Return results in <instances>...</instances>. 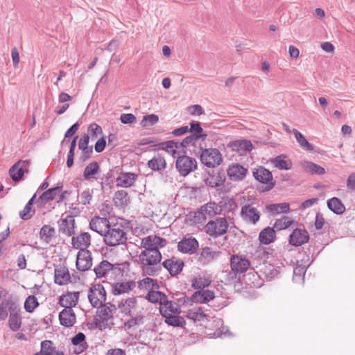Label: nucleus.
I'll use <instances>...</instances> for the list:
<instances>
[{
    "label": "nucleus",
    "mask_w": 355,
    "mask_h": 355,
    "mask_svg": "<svg viewBox=\"0 0 355 355\" xmlns=\"http://www.w3.org/2000/svg\"><path fill=\"white\" fill-rule=\"evenodd\" d=\"M141 263L142 271L150 276H156L162 269L159 264L162 254L159 250L151 251V252H141L139 256Z\"/></svg>",
    "instance_id": "f257e3e1"
},
{
    "label": "nucleus",
    "mask_w": 355,
    "mask_h": 355,
    "mask_svg": "<svg viewBox=\"0 0 355 355\" xmlns=\"http://www.w3.org/2000/svg\"><path fill=\"white\" fill-rule=\"evenodd\" d=\"M103 238L104 242L109 246L123 244L127 241L126 232L123 227L118 223L110 225Z\"/></svg>",
    "instance_id": "f03ea898"
},
{
    "label": "nucleus",
    "mask_w": 355,
    "mask_h": 355,
    "mask_svg": "<svg viewBox=\"0 0 355 355\" xmlns=\"http://www.w3.org/2000/svg\"><path fill=\"white\" fill-rule=\"evenodd\" d=\"M229 227V223L225 217H216L209 220L204 227L207 234L216 239L225 234Z\"/></svg>",
    "instance_id": "7ed1b4c3"
},
{
    "label": "nucleus",
    "mask_w": 355,
    "mask_h": 355,
    "mask_svg": "<svg viewBox=\"0 0 355 355\" xmlns=\"http://www.w3.org/2000/svg\"><path fill=\"white\" fill-rule=\"evenodd\" d=\"M200 159L202 164L209 168H214L223 161L220 152L216 148H200Z\"/></svg>",
    "instance_id": "20e7f679"
},
{
    "label": "nucleus",
    "mask_w": 355,
    "mask_h": 355,
    "mask_svg": "<svg viewBox=\"0 0 355 355\" xmlns=\"http://www.w3.org/2000/svg\"><path fill=\"white\" fill-rule=\"evenodd\" d=\"M197 166V162L194 158L184 155H178L175 162L176 168L182 176H186L194 171Z\"/></svg>",
    "instance_id": "39448f33"
},
{
    "label": "nucleus",
    "mask_w": 355,
    "mask_h": 355,
    "mask_svg": "<svg viewBox=\"0 0 355 355\" xmlns=\"http://www.w3.org/2000/svg\"><path fill=\"white\" fill-rule=\"evenodd\" d=\"M88 300L93 307H97L106 301V291L100 284L92 285L88 291Z\"/></svg>",
    "instance_id": "423d86ee"
},
{
    "label": "nucleus",
    "mask_w": 355,
    "mask_h": 355,
    "mask_svg": "<svg viewBox=\"0 0 355 355\" xmlns=\"http://www.w3.org/2000/svg\"><path fill=\"white\" fill-rule=\"evenodd\" d=\"M221 209L214 202H209L200 207L196 213L195 217L202 222H205L207 218H214L216 215L220 214Z\"/></svg>",
    "instance_id": "0eeeda50"
},
{
    "label": "nucleus",
    "mask_w": 355,
    "mask_h": 355,
    "mask_svg": "<svg viewBox=\"0 0 355 355\" xmlns=\"http://www.w3.org/2000/svg\"><path fill=\"white\" fill-rule=\"evenodd\" d=\"M92 266V257L88 250H79L76 256V268L78 270L84 272Z\"/></svg>",
    "instance_id": "6e6552de"
},
{
    "label": "nucleus",
    "mask_w": 355,
    "mask_h": 355,
    "mask_svg": "<svg viewBox=\"0 0 355 355\" xmlns=\"http://www.w3.org/2000/svg\"><path fill=\"white\" fill-rule=\"evenodd\" d=\"M253 176L258 182L267 184V190L272 189L275 186L271 172L263 166H259L255 169L253 171Z\"/></svg>",
    "instance_id": "1a4fd4ad"
},
{
    "label": "nucleus",
    "mask_w": 355,
    "mask_h": 355,
    "mask_svg": "<svg viewBox=\"0 0 355 355\" xmlns=\"http://www.w3.org/2000/svg\"><path fill=\"white\" fill-rule=\"evenodd\" d=\"M97 308L99 319L96 318L95 323L96 326L99 325L101 322L111 319L116 310L115 305L111 303L101 304Z\"/></svg>",
    "instance_id": "9d476101"
},
{
    "label": "nucleus",
    "mask_w": 355,
    "mask_h": 355,
    "mask_svg": "<svg viewBox=\"0 0 355 355\" xmlns=\"http://www.w3.org/2000/svg\"><path fill=\"white\" fill-rule=\"evenodd\" d=\"M110 225V221L107 218L100 216H94L89 222L90 229L103 237Z\"/></svg>",
    "instance_id": "9b49d317"
},
{
    "label": "nucleus",
    "mask_w": 355,
    "mask_h": 355,
    "mask_svg": "<svg viewBox=\"0 0 355 355\" xmlns=\"http://www.w3.org/2000/svg\"><path fill=\"white\" fill-rule=\"evenodd\" d=\"M241 216L245 222L254 225L260 219V212L257 208L248 204L241 207Z\"/></svg>",
    "instance_id": "f8f14e48"
},
{
    "label": "nucleus",
    "mask_w": 355,
    "mask_h": 355,
    "mask_svg": "<svg viewBox=\"0 0 355 355\" xmlns=\"http://www.w3.org/2000/svg\"><path fill=\"white\" fill-rule=\"evenodd\" d=\"M309 239L308 232L305 229L296 228L289 236V244L293 246H301Z\"/></svg>",
    "instance_id": "ddd939ff"
},
{
    "label": "nucleus",
    "mask_w": 355,
    "mask_h": 355,
    "mask_svg": "<svg viewBox=\"0 0 355 355\" xmlns=\"http://www.w3.org/2000/svg\"><path fill=\"white\" fill-rule=\"evenodd\" d=\"M198 247V241L194 237L184 238L178 243V250L184 254H193Z\"/></svg>",
    "instance_id": "4468645a"
},
{
    "label": "nucleus",
    "mask_w": 355,
    "mask_h": 355,
    "mask_svg": "<svg viewBox=\"0 0 355 355\" xmlns=\"http://www.w3.org/2000/svg\"><path fill=\"white\" fill-rule=\"evenodd\" d=\"M70 274L66 266L58 264L54 270V282L55 284L62 286L70 282Z\"/></svg>",
    "instance_id": "2eb2a0df"
},
{
    "label": "nucleus",
    "mask_w": 355,
    "mask_h": 355,
    "mask_svg": "<svg viewBox=\"0 0 355 355\" xmlns=\"http://www.w3.org/2000/svg\"><path fill=\"white\" fill-rule=\"evenodd\" d=\"M80 293L67 292L60 297L58 304L64 307V309H72L78 302Z\"/></svg>",
    "instance_id": "dca6fc26"
},
{
    "label": "nucleus",
    "mask_w": 355,
    "mask_h": 355,
    "mask_svg": "<svg viewBox=\"0 0 355 355\" xmlns=\"http://www.w3.org/2000/svg\"><path fill=\"white\" fill-rule=\"evenodd\" d=\"M231 268L235 273H243L250 266L248 259L241 256L232 255L230 261Z\"/></svg>",
    "instance_id": "f3484780"
},
{
    "label": "nucleus",
    "mask_w": 355,
    "mask_h": 355,
    "mask_svg": "<svg viewBox=\"0 0 355 355\" xmlns=\"http://www.w3.org/2000/svg\"><path fill=\"white\" fill-rule=\"evenodd\" d=\"M29 166L28 160H19L9 169V174L14 182L19 181L24 173V168Z\"/></svg>",
    "instance_id": "a211bd4d"
},
{
    "label": "nucleus",
    "mask_w": 355,
    "mask_h": 355,
    "mask_svg": "<svg viewBox=\"0 0 355 355\" xmlns=\"http://www.w3.org/2000/svg\"><path fill=\"white\" fill-rule=\"evenodd\" d=\"M181 312L180 305L171 300H168L167 296L159 306V313L161 315H178Z\"/></svg>",
    "instance_id": "6ab92c4d"
},
{
    "label": "nucleus",
    "mask_w": 355,
    "mask_h": 355,
    "mask_svg": "<svg viewBox=\"0 0 355 355\" xmlns=\"http://www.w3.org/2000/svg\"><path fill=\"white\" fill-rule=\"evenodd\" d=\"M247 171V168L239 164H232L228 167L227 173L230 180L239 181L243 180L245 177Z\"/></svg>",
    "instance_id": "aec40b11"
},
{
    "label": "nucleus",
    "mask_w": 355,
    "mask_h": 355,
    "mask_svg": "<svg viewBox=\"0 0 355 355\" xmlns=\"http://www.w3.org/2000/svg\"><path fill=\"white\" fill-rule=\"evenodd\" d=\"M162 266L167 269L171 275L175 276L182 270L184 262L181 259L172 257L171 259L165 260L162 263Z\"/></svg>",
    "instance_id": "412c9836"
},
{
    "label": "nucleus",
    "mask_w": 355,
    "mask_h": 355,
    "mask_svg": "<svg viewBox=\"0 0 355 355\" xmlns=\"http://www.w3.org/2000/svg\"><path fill=\"white\" fill-rule=\"evenodd\" d=\"M59 321L63 327H73L76 322L75 312L73 309H62L59 313Z\"/></svg>",
    "instance_id": "4be33fe9"
},
{
    "label": "nucleus",
    "mask_w": 355,
    "mask_h": 355,
    "mask_svg": "<svg viewBox=\"0 0 355 355\" xmlns=\"http://www.w3.org/2000/svg\"><path fill=\"white\" fill-rule=\"evenodd\" d=\"M91 236L88 232H84L77 236H73L71 239V245L73 248L87 250L86 248L90 245Z\"/></svg>",
    "instance_id": "5701e85b"
},
{
    "label": "nucleus",
    "mask_w": 355,
    "mask_h": 355,
    "mask_svg": "<svg viewBox=\"0 0 355 355\" xmlns=\"http://www.w3.org/2000/svg\"><path fill=\"white\" fill-rule=\"evenodd\" d=\"M17 307L18 305L12 296L1 301L0 300V320H4L8 317L7 309L10 313Z\"/></svg>",
    "instance_id": "b1692460"
},
{
    "label": "nucleus",
    "mask_w": 355,
    "mask_h": 355,
    "mask_svg": "<svg viewBox=\"0 0 355 355\" xmlns=\"http://www.w3.org/2000/svg\"><path fill=\"white\" fill-rule=\"evenodd\" d=\"M225 181V173L221 171H212L208 174L207 178L205 179L207 185L211 187H216L222 186Z\"/></svg>",
    "instance_id": "393cba45"
},
{
    "label": "nucleus",
    "mask_w": 355,
    "mask_h": 355,
    "mask_svg": "<svg viewBox=\"0 0 355 355\" xmlns=\"http://www.w3.org/2000/svg\"><path fill=\"white\" fill-rule=\"evenodd\" d=\"M62 188V184H60V186L47 189L37 199L36 203L39 207H42L44 204L53 200Z\"/></svg>",
    "instance_id": "a878e982"
},
{
    "label": "nucleus",
    "mask_w": 355,
    "mask_h": 355,
    "mask_svg": "<svg viewBox=\"0 0 355 355\" xmlns=\"http://www.w3.org/2000/svg\"><path fill=\"white\" fill-rule=\"evenodd\" d=\"M148 166L152 171L161 172L166 168V162L162 154L157 153L148 162Z\"/></svg>",
    "instance_id": "bb28decb"
},
{
    "label": "nucleus",
    "mask_w": 355,
    "mask_h": 355,
    "mask_svg": "<svg viewBox=\"0 0 355 355\" xmlns=\"http://www.w3.org/2000/svg\"><path fill=\"white\" fill-rule=\"evenodd\" d=\"M215 297L214 292L210 290L201 289L193 293L191 300L194 302L207 303Z\"/></svg>",
    "instance_id": "cd10ccee"
},
{
    "label": "nucleus",
    "mask_w": 355,
    "mask_h": 355,
    "mask_svg": "<svg viewBox=\"0 0 355 355\" xmlns=\"http://www.w3.org/2000/svg\"><path fill=\"white\" fill-rule=\"evenodd\" d=\"M300 166L304 172L311 175H323L325 169L320 165L310 161L304 160L300 162Z\"/></svg>",
    "instance_id": "c85d7f7f"
},
{
    "label": "nucleus",
    "mask_w": 355,
    "mask_h": 355,
    "mask_svg": "<svg viewBox=\"0 0 355 355\" xmlns=\"http://www.w3.org/2000/svg\"><path fill=\"white\" fill-rule=\"evenodd\" d=\"M243 282L250 287L259 288L263 285V280L255 271H250L243 275Z\"/></svg>",
    "instance_id": "c756f323"
},
{
    "label": "nucleus",
    "mask_w": 355,
    "mask_h": 355,
    "mask_svg": "<svg viewBox=\"0 0 355 355\" xmlns=\"http://www.w3.org/2000/svg\"><path fill=\"white\" fill-rule=\"evenodd\" d=\"M51 340H46L41 343V349L35 355H64L62 351H56Z\"/></svg>",
    "instance_id": "7c9ffc66"
},
{
    "label": "nucleus",
    "mask_w": 355,
    "mask_h": 355,
    "mask_svg": "<svg viewBox=\"0 0 355 355\" xmlns=\"http://www.w3.org/2000/svg\"><path fill=\"white\" fill-rule=\"evenodd\" d=\"M216 252L210 248H203L197 257V262L202 266L207 265L216 258Z\"/></svg>",
    "instance_id": "2f4dec72"
},
{
    "label": "nucleus",
    "mask_w": 355,
    "mask_h": 355,
    "mask_svg": "<svg viewBox=\"0 0 355 355\" xmlns=\"http://www.w3.org/2000/svg\"><path fill=\"white\" fill-rule=\"evenodd\" d=\"M273 166L280 170H289L292 168L293 164L290 158L286 155L282 154L271 160Z\"/></svg>",
    "instance_id": "473e14b6"
},
{
    "label": "nucleus",
    "mask_w": 355,
    "mask_h": 355,
    "mask_svg": "<svg viewBox=\"0 0 355 355\" xmlns=\"http://www.w3.org/2000/svg\"><path fill=\"white\" fill-rule=\"evenodd\" d=\"M228 146L234 151L239 153L250 152L252 149V144L250 140L241 139L231 141Z\"/></svg>",
    "instance_id": "72a5a7b5"
},
{
    "label": "nucleus",
    "mask_w": 355,
    "mask_h": 355,
    "mask_svg": "<svg viewBox=\"0 0 355 355\" xmlns=\"http://www.w3.org/2000/svg\"><path fill=\"white\" fill-rule=\"evenodd\" d=\"M21 317L20 315V309L18 306L10 313L8 324L10 329L13 331H18L21 327Z\"/></svg>",
    "instance_id": "f704fd0d"
},
{
    "label": "nucleus",
    "mask_w": 355,
    "mask_h": 355,
    "mask_svg": "<svg viewBox=\"0 0 355 355\" xmlns=\"http://www.w3.org/2000/svg\"><path fill=\"white\" fill-rule=\"evenodd\" d=\"M137 178V175L133 173H123L116 178L117 186L130 187L132 186Z\"/></svg>",
    "instance_id": "c9c22d12"
},
{
    "label": "nucleus",
    "mask_w": 355,
    "mask_h": 355,
    "mask_svg": "<svg viewBox=\"0 0 355 355\" xmlns=\"http://www.w3.org/2000/svg\"><path fill=\"white\" fill-rule=\"evenodd\" d=\"M74 218L71 216H68L66 218L61 219L60 232L67 236H71L74 234Z\"/></svg>",
    "instance_id": "e433bc0d"
},
{
    "label": "nucleus",
    "mask_w": 355,
    "mask_h": 355,
    "mask_svg": "<svg viewBox=\"0 0 355 355\" xmlns=\"http://www.w3.org/2000/svg\"><path fill=\"white\" fill-rule=\"evenodd\" d=\"M114 268H117L115 267V265L110 263L107 260H103L94 268V271L98 278H101L105 277L110 271Z\"/></svg>",
    "instance_id": "4c0bfd02"
},
{
    "label": "nucleus",
    "mask_w": 355,
    "mask_h": 355,
    "mask_svg": "<svg viewBox=\"0 0 355 355\" xmlns=\"http://www.w3.org/2000/svg\"><path fill=\"white\" fill-rule=\"evenodd\" d=\"M275 235L274 228L268 227L260 232L259 240L261 243L268 245L274 241Z\"/></svg>",
    "instance_id": "58836bf2"
},
{
    "label": "nucleus",
    "mask_w": 355,
    "mask_h": 355,
    "mask_svg": "<svg viewBox=\"0 0 355 355\" xmlns=\"http://www.w3.org/2000/svg\"><path fill=\"white\" fill-rule=\"evenodd\" d=\"M328 208L336 214H342L345 211V207L341 200L333 197L327 202Z\"/></svg>",
    "instance_id": "ea45409f"
},
{
    "label": "nucleus",
    "mask_w": 355,
    "mask_h": 355,
    "mask_svg": "<svg viewBox=\"0 0 355 355\" xmlns=\"http://www.w3.org/2000/svg\"><path fill=\"white\" fill-rule=\"evenodd\" d=\"M135 286L134 282L116 283L112 285V292L114 295H120L131 291Z\"/></svg>",
    "instance_id": "a19ab883"
},
{
    "label": "nucleus",
    "mask_w": 355,
    "mask_h": 355,
    "mask_svg": "<svg viewBox=\"0 0 355 355\" xmlns=\"http://www.w3.org/2000/svg\"><path fill=\"white\" fill-rule=\"evenodd\" d=\"M166 297V295L164 293L159 291L158 289H155L148 291L146 299L151 303L159 304V306H161L162 302L165 300Z\"/></svg>",
    "instance_id": "79ce46f5"
},
{
    "label": "nucleus",
    "mask_w": 355,
    "mask_h": 355,
    "mask_svg": "<svg viewBox=\"0 0 355 355\" xmlns=\"http://www.w3.org/2000/svg\"><path fill=\"white\" fill-rule=\"evenodd\" d=\"M163 317L165 318L164 322L170 326L182 327L186 324L184 318L178 315H164Z\"/></svg>",
    "instance_id": "37998d69"
},
{
    "label": "nucleus",
    "mask_w": 355,
    "mask_h": 355,
    "mask_svg": "<svg viewBox=\"0 0 355 355\" xmlns=\"http://www.w3.org/2000/svg\"><path fill=\"white\" fill-rule=\"evenodd\" d=\"M292 132H293L295 139L300 147L309 151H313L314 150L313 146L309 143L304 135L297 129L293 128Z\"/></svg>",
    "instance_id": "c03bdc74"
},
{
    "label": "nucleus",
    "mask_w": 355,
    "mask_h": 355,
    "mask_svg": "<svg viewBox=\"0 0 355 355\" xmlns=\"http://www.w3.org/2000/svg\"><path fill=\"white\" fill-rule=\"evenodd\" d=\"M55 230L54 227L49 225H44L40 231V236L46 243H50L53 237L55 236Z\"/></svg>",
    "instance_id": "a18cd8bd"
},
{
    "label": "nucleus",
    "mask_w": 355,
    "mask_h": 355,
    "mask_svg": "<svg viewBox=\"0 0 355 355\" xmlns=\"http://www.w3.org/2000/svg\"><path fill=\"white\" fill-rule=\"evenodd\" d=\"M85 335L83 332H79L77 334H76L72 338H71V343L73 345H80L78 349L79 350H75L76 354H80L83 352L85 349H86L87 345V343L85 342Z\"/></svg>",
    "instance_id": "49530a36"
},
{
    "label": "nucleus",
    "mask_w": 355,
    "mask_h": 355,
    "mask_svg": "<svg viewBox=\"0 0 355 355\" xmlns=\"http://www.w3.org/2000/svg\"><path fill=\"white\" fill-rule=\"evenodd\" d=\"M139 288L140 289L148 290L150 291L155 289H159V285L157 279L146 277L139 282Z\"/></svg>",
    "instance_id": "de8ad7c7"
},
{
    "label": "nucleus",
    "mask_w": 355,
    "mask_h": 355,
    "mask_svg": "<svg viewBox=\"0 0 355 355\" xmlns=\"http://www.w3.org/2000/svg\"><path fill=\"white\" fill-rule=\"evenodd\" d=\"M268 212L276 214L280 213H287L290 210L289 204L283 202L279 204H272L266 207Z\"/></svg>",
    "instance_id": "09e8293b"
},
{
    "label": "nucleus",
    "mask_w": 355,
    "mask_h": 355,
    "mask_svg": "<svg viewBox=\"0 0 355 355\" xmlns=\"http://www.w3.org/2000/svg\"><path fill=\"white\" fill-rule=\"evenodd\" d=\"M100 168L97 162H92L89 164L85 168L83 177L85 180H89L94 178V175L97 174Z\"/></svg>",
    "instance_id": "8fccbe9b"
},
{
    "label": "nucleus",
    "mask_w": 355,
    "mask_h": 355,
    "mask_svg": "<svg viewBox=\"0 0 355 355\" xmlns=\"http://www.w3.org/2000/svg\"><path fill=\"white\" fill-rule=\"evenodd\" d=\"M190 128H189V132H191L193 135H196L198 137L201 138L202 141L205 140L207 137V134H206L202 128L200 126V123L198 121H192L190 122Z\"/></svg>",
    "instance_id": "3c124183"
},
{
    "label": "nucleus",
    "mask_w": 355,
    "mask_h": 355,
    "mask_svg": "<svg viewBox=\"0 0 355 355\" xmlns=\"http://www.w3.org/2000/svg\"><path fill=\"white\" fill-rule=\"evenodd\" d=\"M115 204L120 206H126L129 203L128 192L124 190L117 191L114 194Z\"/></svg>",
    "instance_id": "603ef678"
},
{
    "label": "nucleus",
    "mask_w": 355,
    "mask_h": 355,
    "mask_svg": "<svg viewBox=\"0 0 355 355\" xmlns=\"http://www.w3.org/2000/svg\"><path fill=\"white\" fill-rule=\"evenodd\" d=\"M293 223L294 220L290 217L284 216L276 220L273 228H276L277 230H284L291 226Z\"/></svg>",
    "instance_id": "864d4df0"
},
{
    "label": "nucleus",
    "mask_w": 355,
    "mask_h": 355,
    "mask_svg": "<svg viewBox=\"0 0 355 355\" xmlns=\"http://www.w3.org/2000/svg\"><path fill=\"white\" fill-rule=\"evenodd\" d=\"M199 139H201V138L191 133L190 135L185 137L182 142H179V146L184 150L189 146H196Z\"/></svg>",
    "instance_id": "5fc2aeb1"
},
{
    "label": "nucleus",
    "mask_w": 355,
    "mask_h": 355,
    "mask_svg": "<svg viewBox=\"0 0 355 355\" xmlns=\"http://www.w3.org/2000/svg\"><path fill=\"white\" fill-rule=\"evenodd\" d=\"M211 280L209 278L197 277L192 280L191 286L196 289H203L204 288L209 286Z\"/></svg>",
    "instance_id": "6e6d98bb"
},
{
    "label": "nucleus",
    "mask_w": 355,
    "mask_h": 355,
    "mask_svg": "<svg viewBox=\"0 0 355 355\" xmlns=\"http://www.w3.org/2000/svg\"><path fill=\"white\" fill-rule=\"evenodd\" d=\"M135 302L136 301L133 298L126 299L119 304V309L125 314L130 313L131 309L135 306Z\"/></svg>",
    "instance_id": "4d7b16f0"
},
{
    "label": "nucleus",
    "mask_w": 355,
    "mask_h": 355,
    "mask_svg": "<svg viewBox=\"0 0 355 355\" xmlns=\"http://www.w3.org/2000/svg\"><path fill=\"white\" fill-rule=\"evenodd\" d=\"M153 236H148L141 239V245L142 248H145L141 252L150 253L151 251L159 250L158 249H155V245L153 244Z\"/></svg>",
    "instance_id": "13d9d810"
},
{
    "label": "nucleus",
    "mask_w": 355,
    "mask_h": 355,
    "mask_svg": "<svg viewBox=\"0 0 355 355\" xmlns=\"http://www.w3.org/2000/svg\"><path fill=\"white\" fill-rule=\"evenodd\" d=\"M38 305L37 297L35 295H29L25 300L24 309L26 311L32 313Z\"/></svg>",
    "instance_id": "bf43d9fd"
},
{
    "label": "nucleus",
    "mask_w": 355,
    "mask_h": 355,
    "mask_svg": "<svg viewBox=\"0 0 355 355\" xmlns=\"http://www.w3.org/2000/svg\"><path fill=\"white\" fill-rule=\"evenodd\" d=\"M159 121V117L157 114H150L143 116L141 121V125L142 127L152 126L156 124Z\"/></svg>",
    "instance_id": "052dcab7"
},
{
    "label": "nucleus",
    "mask_w": 355,
    "mask_h": 355,
    "mask_svg": "<svg viewBox=\"0 0 355 355\" xmlns=\"http://www.w3.org/2000/svg\"><path fill=\"white\" fill-rule=\"evenodd\" d=\"M187 316L194 320H201L206 316V315L203 313L202 309L199 308L197 310L189 311Z\"/></svg>",
    "instance_id": "680f3d73"
},
{
    "label": "nucleus",
    "mask_w": 355,
    "mask_h": 355,
    "mask_svg": "<svg viewBox=\"0 0 355 355\" xmlns=\"http://www.w3.org/2000/svg\"><path fill=\"white\" fill-rule=\"evenodd\" d=\"M34 213L35 210L32 209V206L26 203L24 209L19 212V216L21 219L26 220L31 218Z\"/></svg>",
    "instance_id": "e2e57ef3"
},
{
    "label": "nucleus",
    "mask_w": 355,
    "mask_h": 355,
    "mask_svg": "<svg viewBox=\"0 0 355 355\" xmlns=\"http://www.w3.org/2000/svg\"><path fill=\"white\" fill-rule=\"evenodd\" d=\"M88 130L91 132L92 138L96 137L98 135L103 133L102 128L96 123H91L88 127Z\"/></svg>",
    "instance_id": "0e129e2a"
},
{
    "label": "nucleus",
    "mask_w": 355,
    "mask_h": 355,
    "mask_svg": "<svg viewBox=\"0 0 355 355\" xmlns=\"http://www.w3.org/2000/svg\"><path fill=\"white\" fill-rule=\"evenodd\" d=\"M81 150L82 153L79 157V159L81 162H85L92 157L93 154V147L92 146L89 148L82 149Z\"/></svg>",
    "instance_id": "69168bd1"
},
{
    "label": "nucleus",
    "mask_w": 355,
    "mask_h": 355,
    "mask_svg": "<svg viewBox=\"0 0 355 355\" xmlns=\"http://www.w3.org/2000/svg\"><path fill=\"white\" fill-rule=\"evenodd\" d=\"M223 208H224L225 211H226L227 212H231L237 208V205L234 199L228 198L224 202Z\"/></svg>",
    "instance_id": "338daca9"
},
{
    "label": "nucleus",
    "mask_w": 355,
    "mask_h": 355,
    "mask_svg": "<svg viewBox=\"0 0 355 355\" xmlns=\"http://www.w3.org/2000/svg\"><path fill=\"white\" fill-rule=\"evenodd\" d=\"M306 268L305 266L302 264H297L296 267L293 269V277L296 278L298 277L299 278H301L302 277H304L306 272Z\"/></svg>",
    "instance_id": "774afa93"
}]
</instances>
